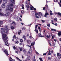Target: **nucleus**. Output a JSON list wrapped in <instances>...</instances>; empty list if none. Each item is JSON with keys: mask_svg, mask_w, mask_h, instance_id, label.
Wrapping results in <instances>:
<instances>
[{"mask_svg": "<svg viewBox=\"0 0 61 61\" xmlns=\"http://www.w3.org/2000/svg\"><path fill=\"white\" fill-rule=\"evenodd\" d=\"M7 37H6V35L5 34L2 35V39L5 42V44L6 46H8V43L7 41Z\"/></svg>", "mask_w": 61, "mask_h": 61, "instance_id": "nucleus-1", "label": "nucleus"}, {"mask_svg": "<svg viewBox=\"0 0 61 61\" xmlns=\"http://www.w3.org/2000/svg\"><path fill=\"white\" fill-rule=\"evenodd\" d=\"M8 31L6 29H4L3 28H1V32L2 34V36H3V35H4L5 34L6 35V36L7 37V36H6V34H4V33H8Z\"/></svg>", "mask_w": 61, "mask_h": 61, "instance_id": "nucleus-2", "label": "nucleus"}, {"mask_svg": "<svg viewBox=\"0 0 61 61\" xmlns=\"http://www.w3.org/2000/svg\"><path fill=\"white\" fill-rule=\"evenodd\" d=\"M7 10H10V11H12L13 10V8L10 7L9 5H8L6 8Z\"/></svg>", "mask_w": 61, "mask_h": 61, "instance_id": "nucleus-3", "label": "nucleus"}, {"mask_svg": "<svg viewBox=\"0 0 61 61\" xmlns=\"http://www.w3.org/2000/svg\"><path fill=\"white\" fill-rule=\"evenodd\" d=\"M35 26V28L34 31L38 34V30H37V26H38V25H36Z\"/></svg>", "mask_w": 61, "mask_h": 61, "instance_id": "nucleus-4", "label": "nucleus"}, {"mask_svg": "<svg viewBox=\"0 0 61 61\" xmlns=\"http://www.w3.org/2000/svg\"><path fill=\"white\" fill-rule=\"evenodd\" d=\"M34 43H31V45H30V46L27 45H26L27 46H28V47H30V48H31V47H32L31 46H34V45H35V42H34Z\"/></svg>", "mask_w": 61, "mask_h": 61, "instance_id": "nucleus-5", "label": "nucleus"}, {"mask_svg": "<svg viewBox=\"0 0 61 61\" xmlns=\"http://www.w3.org/2000/svg\"><path fill=\"white\" fill-rule=\"evenodd\" d=\"M4 53L7 56L9 55L8 53V51L7 50H5L4 51Z\"/></svg>", "mask_w": 61, "mask_h": 61, "instance_id": "nucleus-6", "label": "nucleus"}, {"mask_svg": "<svg viewBox=\"0 0 61 61\" xmlns=\"http://www.w3.org/2000/svg\"><path fill=\"white\" fill-rule=\"evenodd\" d=\"M1 11H2V10L1 9H0V12H1ZM0 15L1 16H5V14L3 13H0Z\"/></svg>", "mask_w": 61, "mask_h": 61, "instance_id": "nucleus-7", "label": "nucleus"}, {"mask_svg": "<svg viewBox=\"0 0 61 61\" xmlns=\"http://www.w3.org/2000/svg\"><path fill=\"white\" fill-rule=\"evenodd\" d=\"M47 11H46L45 12V14L44 15V17H47V15H49L48 13H47Z\"/></svg>", "mask_w": 61, "mask_h": 61, "instance_id": "nucleus-8", "label": "nucleus"}, {"mask_svg": "<svg viewBox=\"0 0 61 61\" xmlns=\"http://www.w3.org/2000/svg\"><path fill=\"white\" fill-rule=\"evenodd\" d=\"M28 53L30 55L32 54V50L31 49L28 52Z\"/></svg>", "mask_w": 61, "mask_h": 61, "instance_id": "nucleus-9", "label": "nucleus"}, {"mask_svg": "<svg viewBox=\"0 0 61 61\" xmlns=\"http://www.w3.org/2000/svg\"><path fill=\"white\" fill-rule=\"evenodd\" d=\"M38 36L39 37H44V36H42L41 34H40V33L38 34Z\"/></svg>", "mask_w": 61, "mask_h": 61, "instance_id": "nucleus-10", "label": "nucleus"}, {"mask_svg": "<svg viewBox=\"0 0 61 61\" xmlns=\"http://www.w3.org/2000/svg\"><path fill=\"white\" fill-rule=\"evenodd\" d=\"M7 2V0H4L3 1V3L4 4H5Z\"/></svg>", "mask_w": 61, "mask_h": 61, "instance_id": "nucleus-11", "label": "nucleus"}, {"mask_svg": "<svg viewBox=\"0 0 61 61\" xmlns=\"http://www.w3.org/2000/svg\"><path fill=\"white\" fill-rule=\"evenodd\" d=\"M54 13L55 15H56V14H57V15H61V14L59 12H55Z\"/></svg>", "mask_w": 61, "mask_h": 61, "instance_id": "nucleus-12", "label": "nucleus"}, {"mask_svg": "<svg viewBox=\"0 0 61 61\" xmlns=\"http://www.w3.org/2000/svg\"><path fill=\"white\" fill-rule=\"evenodd\" d=\"M5 7V4H2V8H4Z\"/></svg>", "mask_w": 61, "mask_h": 61, "instance_id": "nucleus-13", "label": "nucleus"}, {"mask_svg": "<svg viewBox=\"0 0 61 61\" xmlns=\"http://www.w3.org/2000/svg\"><path fill=\"white\" fill-rule=\"evenodd\" d=\"M14 5H15V4H14L11 3L10 4V6H11V7H13V6H14Z\"/></svg>", "mask_w": 61, "mask_h": 61, "instance_id": "nucleus-14", "label": "nucleus"}, {"mask_svg": "<svg viewBox=\"0 0 61 61\" xmlns=\"http://www.w3.org/2000/svg\"><path fill=\"white\" fill-rule=\"evenodd\" d=\"M61 0H60V2H58V4H59V5L60 6V7H61Z\"/></svg>", "mask_w": 61, "mask_h": 61, "instance_id": "nucleus-15", "label": "nucleus"}, {"mask_svg": "<svg viewBox=\"0 0 61 61\" xmlns=\"http://www.w3.org/2000/svg\"><path fill=\"white\" fill-rule=\"evenodd\" d=\"M9 15V12H7L6 14L5 15L6 16H8Z\"/></svg>", "mask_w": 61, "mask_h": 61, "instance_id": "nucleus-16", "label": "nucleus"}, {"mask_svg": "<svg viewBox=\"0 0 61 61\" xmlns=\"http://www.w3.org/2000/svg\"><path fill=\"white\" fill-rule=\"evenodd\" d=\"M61 32H59L58 33V35H59V36H61Z\"/></svg>", "mask_w": 61, "mask_h": 61, "instance_id": "nucleus-17", "label": "nucleus"}, {"mask_svg": "<svg viewBox=\"0 0 61 61\" xmlns=\"http://www.w3.org/2000/svg\"><path fill=\"white\" fill-rule=\"evenodd\" d=\"M30 57L29 56L27 58V60H30Z\"/></svg>", "mask_w": 61, "mask_h": 61, "instance_id": "nucleus-18", "label": "nucleus"}, {"mask_svg": "<svg viewBox=\"0 0 61 61\" xmlns=\"http://www.w3.org/2000/svg\"><path fill=\"white\" fill-rule=\"evenodd\" d=\"M15 36H16L15 35H14V38H15L16 39H18V38L17 37H15Z\"/></svg>", "mask_w": 61, "mask_h": 61, "instance_id": "nucleus-19", "label": "nucleus"}, {"mask_svg": "<svg viewBox=\"0 0 61 61\" xmlns=\"http://www.w3.org/2000/svg\"><path fill=\"white\" fill-rule=\"evenodd\" d=\"M22 33V32H21V30H20L19 31V32H18V34L19 35H20V34Z\"/></svg>", "mask_w": 61, "mask_h": 61, "instance_id": "nucleus-20", "label": "nucleus"}, {"mask_svg": "<svg viewBox=\"0 0 61 61\" xmlns=\"http://www.w3.org/2000/svg\"><path fill=\"white\" fill-rule=\"evenodd\" d=\"M27 42L28 43V44H30V43H31V41L29 40H27Z\"/></svg>", "mask_w": 61, "mask_h": 61, "instance_id": "nucleus-21", "label": "nucleus"}, {"mask_svg": "<svg viewBox=\"0 0 61 61\" xmlns=\"http://www.w3.org/2000/svg\"><path fill=\"white\" fill-rule=\"evenodd\" d=\"M48 55H51V53H50V50H49V52L48 54Z\"/></svg>", "mask_w": 61, "mask_h": 61, "instance_id": "nucleus-22", "label": "nucleus"}, {"mask_svg": "<svg viewBox=\"0 0 61 61\" xmlns=\"http://www.w3.org/2000/svg\"><path fill=\"white\" fill-rule=\"evenodd\" d=\"M51 31H56V30L54 29H51Z\"/></svg>", "mask_w": 61, "mask_h": 61, "instance_id": "nucleus-23", "label": "nucleus"}, {"mask_svg": "<svg viewBox=\"0 0 61 61\" xmlns=\"http://www.w3.org/2000/svg\"><path fill=\"white\" fill-rule=\"evenodd\" d=\"M19 48L20 49V51H21L22 50V48L19 47Z\"/></svg>", "mask_w": 61, "mask_h": 61, "instance_id": "nucleus-24", "label": "nucleus"}, {"mask_svg": "<svg viewBox=\"0 0 61 61\" xmlns=\"http://www.w3.org/2000/svg\"><path fill=\"white\" fill-rule=\"evenodd\" d=\"M23 40H22V39H20V41L21 42H23Z\"/></svg>", "mask_w": 61, "mask_h": 61, "instance_id": "nucleus-25", "label": "nucleus"}, {"mask_svg": "<svg viewBox=\"0 0 61 61\" xmlns=\"http://www.w3.org/2000/svg\"><path fill=\"white\" fill-rule=\"evenodd\" d=\"M23 52H24V53H25V52H26V50H25V49H24L23 50Z\"/></svg>", "mask_w": 61, "mask_h": 61, "instance_id": "nucleus-26", "label": "nucleus"}, {"mask_svg": "<svg viewBox=\"0 0 61 61\" xmlns=\"http://www.w3.org/2000/svg\"><path fill=\"white\" fill-rule=\"evenodd\" d=\"M39 59L40 60V61H42V60H43V59L42 58H39Z\"/></svg>", "mask_w": 61, "mask_h": 61, "instance_id": "nucleus-27", "label": "nucleus"}, {"mask_svg": "<svg viewBox=\"0 0 61 61\" xmlns=\"http://www.w3.org/2000/svg\"><path fill=\"white\" fill-rule=\"evenodd\" d=\"M11 29H14V27L13 26H12L11 27Z\"/></svg>", "mask_w": 61, "mask_h": 61, "instance_id": "nucleus-28", "label": "nucleus"}, {"mask_svg": "<svg viewBox=\"0 0 61 61\" xmlns=\"http://www.w3.org/2000/svg\"><path fill=\"white\" fill-rule=\"evenodd\" d=\"M13 49H14V50H15V49H16V47H15V46H13Z\"/></svg>", "mask_w": 61, "mask_h": 61, "instance_id": "nucleus-29", "label": "nucleus"}, {"mask_svg": "<svg viewBox=\"0 0 61 61\" xmlns=\"http://www.w3.org/2000/svg\"><path fill=\"white\" fill-rule=\"evenodd\" d=\"M54 20H56V21H57V18H54Z\"/></svg>", "mask_w": 61, "mask_h": 61, "instance_id": "nucleus-30", "label": "nucleus"}, {"mask_svg": "<svg viewBox=\"0 0 61 61\" xmlns=\"http://www.w3.org/2000/svg\"><path fill=\"white\" fill-rule=\"evenodd\" d=\"M54 25H55V26H57V23H55L54 24Z\"/></svg>", "mask_w": 61, "mask_h": 61, "instance_id": "nucleus-31", "label": "nucleus"}, {"mask_svg": "<svg viewBox=\"0 0 61 61\" xmlns=\"http://www.w3.org/2000/svg\"><path fill=\"white\" fill-rule=\"evenodd\" d=\"M22 9H25L24 8V7L23 5H22Z\"/></svg>", "mask_w": 61, "mask_h": 61, "instance_id": "nucleus-32", "label": "nucleus"}, {"mask_svg": "<svg viewBox=\"0 0 61 61\" xmlns=\"http://www.w3.org/2000/svg\"><path fill=\"white\" fill-rule=\"evenodd\" d=\"M35 15H39H39H38V13H37L36 12L35 13Z\"/></svg>", "mask_w": 61, "mask_h": 61, "instance_id": "nucleus-33", "label": "nucleus"}, {"mask_svg": "<svg viewBox=\"0 0 61 61\" xmlns=\"http://www.w3.org/2000/svg\"><path fill=\"white\" fill-rule=\"evenodd\" d=\"M45 6L46 7H47V8H48V6L47 5H45Z\"/></svg>", "mask_w": 61, "mask_h": 61, "instance_id": "nucleus-34", "label": "nucleus"}, {"mask_svg": "<svg viewBox=\"0 0 61 61\" xmlns=\"http://www.w3.org/2000/svg\"><path fill=\"white\" fill-rule=\"evenodd\" d=\"M18 43H19V42H18V41H17L15 42V44H18Z\"/></svg>", "mask_w": 61, "mask_h": 61, "instance_id": "nucleus-35", "label": "nucleus"}, {"mask_svg": "<svg viewBox=\"0 0 61 61\" xmlns=\"http://www.w3.org/2000/svg\"><path fill=\"white\" fill-rule=\"evenodd\" d=\"M54 40V41H55V42H56V41H57L56 39H55Z\"/></svg>", "mask_w": 61, "mask_h": 61, "instance_id": "nucleus-36", "label": "nucleus"}, {"mask_svg": "<svg viewBox=\"0 0 61 61\" xmlns=\"http://www.w3.org/2000/svg\"><path fill=\"white\" fill-rule=\"evenodd\" d=\"M21 13L22 14H24V11H21Z\"/></svg>", "mask_w": 61, "mask_h": 61, "instance_id": "nucleus-37", "label": "nucleus"}, {"mask_svg": "<svg viewBox=\"0 0 61 61\" xmlns=\"http://www.w3.org/2000/svg\"><path fill=\"white\" fill-rule=\"evenodd\" d=\"M15 2V0H12L11 1V2L12 3H14Z\"/></svg>", "mask_w": 61, "mask_h": 61, "instance_id": "nucleus-38", "label": "nucleus"}, {"mask_svg": "<svg viewBox=\"0 0 61 61\" xmlns=\"http://www.w3.org/2000/svg\"><path fill=\"white\" fill-rule=\"evenodd\" d=\"M16 58L18 60L20 61V59H19L18 58L16 57Z\"/></svg>", "mask_w": 61, "mask_h": 61, "instance_id": "nucleus-39", "label": "nucleus"}, {"mask_svg": "<svg viewBox=\"0 0 61 61\" xmlns=\"http://www.w3.org/2000/svg\"><path fill=\"white\" fill-rule=\"evenodd\" d=\"M43 55H45V56H46V53H43Z\"/></svg>", "mask_w": 61, "mask_h": 61, "instance_id": "nucleus-40", "label": "nucleus"}, {"mask_svg": "<svg viewBox=\"0 0 61 61\" xmlns=\"http://www.w3.org/2000/svg\"><path fill=\"white\" fill-rule=\"evenodd\" d=\"M25 28L23 27L22 28L23 30H25Z\"/></svg>", "mask_w": 61, "mask_h": 61, "instance_id": "nucleus-41", "label": "nucleus"}, {"mask_svg": "<svg viewBox=\"0 0 61 61\" xmlns=\"http://www.w3.org/2000/svg\"><path fill=\"white\" fill-rule=\"evenodd\" d=\"M10 58L11 60V61H13V59H12V58H11V57H10Z\"/></svg>", "mask_w": 61, "mask_h": 61, "instance_id": "nucleus-42", "label": "nucleus"}, {"mask_svg": "<svg viewBox=\"0 0 61 61\" xmlns=\"http://www.w3.org/2000/svg\"><path fill=\"white\" fill-rule=\"evenodd\" d=\"M47 26H48V27H50V24H47Z\"/></svg>", "mask_w": 61, "mask_h": 61, "instance_id": "nucleus-43", "label": "nucleus"}, {"mask_svg": "<svg viewBox=\"0 0 61 61\" xmlns=\"http://www.w3.org/2000/svg\"><path fill=\"white\" fill-rule=\"evenodd\" d=\"M55 2H58V1L57 0H55Z\"/></svg>", "mask_w": 61, "mask_h": 61, "instance_id": "nucleus-44", "label": "nucleus"}, {"mask_svg": "<svg viewBox=\"0 0 61 61\" xmlns=\"http://www.w3.org/2000/svg\"><path fill=\"white\" fill-rule=\"evenodd\" d=\"M12 24H15V22H13L12 23Z\"/></svg>", "mask_w": 61, "mask_h": 61, "instance_id": "nucleus-45", "label": "nucleus"}, {"mask_svg": "<svg viewBox=\"0 0 61 61\" xmlns=\"http://www.w3.org/2000/svg\"><path fill=\"white\" fill-rule=\"evenodd\" d=\"M26 7H27V8H29V6L28 5H27V6H26Z\"/></svg>", "mask_w": 61, "mask_h": 61, "instance_id": "nucleus-46", "label": "nucleus"}, {"mask_svg": "<svg viewBox=\"0 0 61 61\" xmlns=\"http://www.w3.org/2000/svg\"><path fill=\"white\" fill-rule=\"evenodd\" d=\"M39 31L40 32V33H41V30L40 29H39Z\"/></svg>", "mask_w": 61, "mask_h": 61, "instance_id": "nucleus-47", "label": "nucleus"}, {"mask_svg": "<svg viewBox=\"0 0 61 61\" xmlns=\"http://www.w3.org/2000/svg\"><path fill=\"white\" fill-rule=\"evenodd\" d=\"M39 14L40 15H42V13L41 12H39Z\"/></svg>", "mask_w": 61, "mask_h": 61, "instance_id": "nucleus-48", "label": "nucleus"}, {"mask_svg": "<svg viewBox=\"0 0 61 61\" xmlns=\"http://www.w3.org/2000/svg\"><path fill=\"white\" fill-rule=\"evenodd\" d=\"M50 59H51V58L50 57H48V60H50Z\"/></svg>", "mask_w": 61, "mask_h": 61, "instance_id": "nucleus-49", "label": "nucleus"}, {"mask_svg": "<svg viewBox=\"0 0 61 61\" xmlns=\"http://www.w3.org/2000/svg\"><path fill=\"white\" fill-rule=\"evenodd\" d=\"M41 21H42V23H45V22L43 20H41Z\"/></svg>", "mask_w": 61, "mask_h": 61, "instance_id": "nucleus-50", "label": "nucleus"}, {"mask_svg": "<svg viewBox=\"0 0 61 61\" xmlns=\"http://www.w3.org/2000/svg\"><path fill=\"white\" fill-rule=\"evenodd\" d=\"M36 18H39V17H38L37 16V15H36Z\"/></svg>", "mask_w": 61, "mask_h": 61, "instance_id": "nucleus-51", "label": "nucleus"}, {"mask_svg": "<svg viewBox=\"0 0 61 61\" xmlns=\"http://www.w3.org/2000/svg\"><path fill=\"white\" fill-rule=\"evenodd\" d=\"M3 21H1L0 22V24H3Z\"/></svg>", "mask_w": 61, "mask_h": 61, "instance_id": "nucleus-52", "label": "nucleus"}, {"mask_svg": "<svg viewBox=\"0 0 61 61\" xmlns=\"http://www.w3.org/2000/svg\"><path fill=\"white\" fill-rule=\"evenodd\" d=\"M29 38H30V39L32 38V36H29Z\"/></svg>", "mask_w": 61, "mask_h": 61, "instance_id": "nucleus-53", "label": "nucleus"}, {"mask_svg": "<svg viewBox=\"0 0 61 61\" xmlns=\"http://www.w3.org/2000/svg\"><path fill=\"white\" fill-rule=\"evenodd\" d=\"M59 41H61V38H60Z\"/></svg>", "mask_w": 61, "mask_h": 61, "instance_id": "nucleus-54", "label": "nucleus"}, {"mask_svg": "<svg viewBox=\"0 0 61 61\" xmlns=\"http://www.w3.org/2000/svg\"><path fill=\"white\" fill-rule=\"evenodd\" d=\"M57 55L58 56H59V53L58 52L57 53Z\"/></svg>", "mask_w": 61, "mask_h": 61, "instance_id": "nucleus-55", "label": "nucleus"}, {"mask_svg": "<svg viewBox=\"0 0 61 61\" xmlns=\"http://www.w3.org/2000/svg\"><path fill=\"white\" fill-rule=\"evenodd\" d=\"M30 9H31V10H33V9L32 8L30 7Z\"/></svg>", "mask_w": 61, "mask_h": 61, "instance_id": "nucleus-56", "label": "nucleus"}, {"mask_svg": "<svg viewBox=\"0 0 61 61\" xmlns=\"http://www.w3.org/2000/svg\"><path fill=\"white\" fill-rule=\"evenodd\" d=\"M19 19H20V21H22V19H21V18H20Z\"/></svg>", "mask_w": 61, "mask_h": 61, "instance_id": "nucleus-57", "label": "nucleus"}, {"mask_svg": "<svg viewBox=\"0 0 61 61\" xmlns=\"http://www.w3.org/2000/svg\"><path fill=\"white\" fill-rule=\"evenodd\" d=\"M53 15V14H52V13H50V15Z\"/></svg>", "mask_w": 61, "mask_h": 61, "instance_id": "nucleus-58", "label": "nucleus"}, {"mask_svg": "<svg viewBox=\"0 0 61 61\" xmlns=\"http://www.w3.org/2000/svg\"><path fill=\"white\" fill-rule=\"evenodd\" d=\"M47 37L48 38H49V37H50V36H47Z\"/></svg>", "mask_w": 61, "mask_h": 61, "instance_id": "nucleus-59", "label": "nucleus"}, {"mask_svg": "<svg viewBox=\"0 0 61 61\" xmlns=\"http://www.w3.org/2000/svg\"><path fill=\"white\" fill-rule=\"evenodd\" d=\"M21 24H22V25H24V23H21Z\"/></svg>", "mask_w": 61, "mask_h": 61, "instance_id": "nucleus-60", "label": "nucleus"}, {"mask_svg": "<svg viewBox=\"0 0 61 61\" xmlns=\"http://www.w3.org/2000/svg\"><path fill=\"white\" fill-rule=\"evenodd\" d=\"M38 29H40V27H38Z\"/></svg>", "mask_w": 61, "mask_h": 61, "instance_id": "nucleus-61", "label": "nucleus"}, {"mask_svg": "<svg viewBox=\"0 0 61 61\" xmlns=\"http://www.w3.org/2000/svg\"><path fill=\"white\" fill-rule=\"evenodd\" d=\"M30 6H31V7H32V8H34V7H33V6L32 5H30Z\"/></svg>", "mask_w": 61, "mask_h": 61, "instance_id": "nucleus-62", "label": "nucleus"}, {"mask_svg": "<svg viewBox=\"0 0 61 61\" xmlns=\"http://www.w3.org/2000/svg\"><path fill=\"white\" fill-rule=\"evenodd\" d=\"M22 58H24V56H23V55H22Z\"/></svg>", "mask_w": 61, "mask_h": 61, "instance_id": "nucleus-63", "label": "nucleus"}, {"mask_svg": "<svg viewBox=\"0 0 61 61\" xmlns=\"http://www.w3.org/2000/svg\"><path fill=\"white\" fill-rule=\"evenodd\" d=\"M26 40V37H25L24 38V40Z\"/></svg>", "mask_w": 61, "mask_h": 61, "instance_id": "nucleus-64", "label": "nucleus"}]
</instances>
